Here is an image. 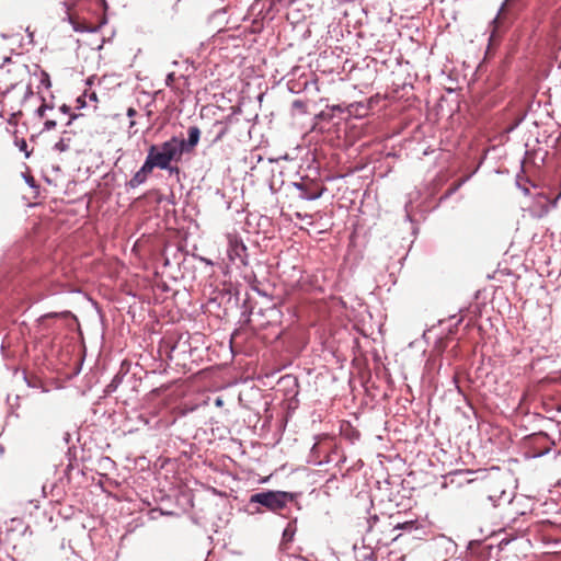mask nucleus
<instances>
[{
  "instance_id": "obj_1",
  "label": "nucleus",
  "mask_w": 561,
  "mask_h": 561,
  "mask_svg": "<svg viewBox=\"0 0 561 561\" xmlns=\"http://www.w3.org/2000/svg\"><path fill=\"white\" fill-rule=\"evenodd\" d=\"M183 146V139L172 137L161 145H151L146 158L154 168L172 171L171 162H179L181 160Z\"/></svg>"
},
{
  "instance_id": "obj_2",
  "label": "nucleus",
  "mask_w": 561,
  "mask_h": 561,
  "mask_svg": "<svg viewBox=\"0 0 561 561\" xmlns=\"http://www.w3.org/2000/svg\"><path fill=\"white\" fill-rule=\"evenodd\" d=\"M28 75L30 70L26 65L5 58L0 66V93H9L14 88L23 84Z\"/></svg>"
},
{
  "instance_id": "obj_3",
  "label": "nucleus",
  "mask_w": 561,
  "mask_h": 561,
  "mask_svg": "<svg viewBox=\"0 0 561 561\" xmlns=\"http://www.w3.org/2000/svg\"><path fill=\"white\" fill-rule=\"evenodd\" d=\"M516 488V478L512 469L502 470L500 466H493V496L499 493V497L510 503L514 496Z\"/></svg>"
},
{
  "instance_id": "obj_4",
  "label": "nucleus",
  "mask_w": 561,
  "mask_h": 561,
  "mask_svg": "<svg viewBox=\"0 0 561 561\" xmlns=\"http://www.w3.org/2000/svg\"><path fill=\"white\" fill-rule=\"evenodd\" d=\"M291 501L293 495L284 491H265L252 494L250 497V503L261 504L273 512L283 510Z\"/></svg>"
},
{
  "instance_id": "obj_5",
  "label": "nucleus",
  "mask_w": 561,
  "mask_h": 561,
  "mask_svg": "<svg viewBox=\"0 0 561 561\" xmlns=\"http://www.w3.org/2000/svg\"><path fill=\"white\" fill-rule=\"evenodd\" d=\"M227 242V255L229 261L238 266H245L248 264V252L242 239L234 233H228Z\"/></svg>"
},
{
  "instance_id": "obj_6",
  "label": "nucleus",
  "mask_w": 561,
  "mask_h": 561,
  "mask_svg": "<svg viewBox=\"0 0 561 561\" xmlns=\"http://www.w3.org/2000/svg\"><path fill=\"white\" fill-rule=\"evenodd\" d=\"M512 21V15L508 12L507 3H504L500 9L495 19H493V41L495 39V35L497 32H503L507 28Z\"/></svg>"
},
{
  "instance_id": "obj_7",
  "label": "nucleus",
  "mask_w": 561,
  "mask_h": 561,
  "mask_svg": "<svg viewBox=\"0 0 561 561\" xmlns=\"http://www.w3.org/2000/svg\"><path fill=\"white\" fill-rule=\"evenodd\" d=\"M153 169H156V168L146 158L141 168L134 174V176L129 180L127 185L130 188H136V187L140 186L141 184H144L147 181L148 176L152 173Z\"/></svg>"
},
{
  "instance_id": "obj_8",
  "label": "nucleus",
  "mask_w": 561,
  "mask_h": 561,
  "mask_svg": "<svg viewBox=\"0 0 561 561\" xmlns=\"http://www.w3.org/2000/svg\"><path fill=\"white\" fill-rule=\"evenodd\" d=\"M497 444L501 451H506L512 445L511 433L507 430L493 426V444Z\"/></svg>"
},
{
  "instance_id": "obj_9",
  "label": "nucleus",
  "mask_w": 561,
  "mask_h": 561,
  "mask_svg": "<svg viewBox=\"0 0 561 561\" xmlns=\"http://www.w3.org/2000/svg\"><path fill=\"white\" fill-rule=\"evenodd\" d=\"M187 140L183 139V153L193 150L197 146L201 137V130L196 126H191L187 130Z\"/></svg>"
},
{
  "instance_id": "obj_10",
  "label": "nucleus",
  "mask_w": 561,
  "mask_h": 561,
  "mask_svg": "<svg viewBox=\"0 0 561 561\" xmlns=\"http://www.w3.org/2000/svg\"><path fill=\"white\" fill-rule=\"evenodd\" d=\"M174 78H175L174 73H173V72H170V73L167 76V78H165V84H167L168 87H171V85H172V83H173V81H174Z\"/></svg>"
},
{
  "instance_id": "obj_11",
  "label": "nucleus",
  "mask_w": 561,
  "mask_h": 561,
  "mask_svg": "<svg viewBox=\"0 0 561 561\" xmlns=\"http://www.w3.org/2000/svg\"><path fill=\"white\" fill-rule=\"evenodd\" d=\"M55 149L58 151H65L67 149V146L62 140H60L55 145Z\"/></svg>"
},
{
  "instance_id": "obj_12",
  "label": "nucleus",
  "mask_w": 561,
  "mask_h": 561,
  "mask_svg": "<svg viewBox=\"0 0 561 561\" xmlns=\"http://www.w3.org/2000/svg\"><path fill=\"white\" fill-rule=\"evenodd\" d=\"M46 110H48V106L46 104H43L38 107L37 114L39 117H44Z\"/></svg>"
},
{
  "instance_id": "obj_13",
  "label": "nucleus",
  "mask_w": 561,
  "mask_h": 561,
  "mask_svg": "<svg viewBox=\"0 0 561 561\" xmlns=\"http://www.w3.org/2000/svg\"><path fill=\"white\" fill-rule=\"evenodd\" d=\"M56 127V122L55 121H46L45 122V129L46 130H50L53 128Z\"/></svg>"
},
{
  "instance_id": "obj_14",
  "label": "nucleus",
  "mask_w": 561,
  "mask_h": 561,
  "mask_svg": "<svg viewBox=\"0 0 561 561\" xmlns=\"http://www.w3.org/2000/svg\"><path fill=\"white\" fill-rule=\"evenodd\" d=\"M136 113H137V112H136V110H135V108L129 107V108L127 110V113H126V114H127V116H128V117H134V116L136 115Z\"/></svg>"
},
{
  "instance_id": "obj_15",
  "label": "nucleus",
  "mask_w": 561,
  "mask_h": 561,
  "mask_svg": "<svg viewBox=\"0 0 561 561\" xmlns=\"http://www.w3.org/2000/svg\"><path fill=\"white\" fill-rule=\"evenodd\" d=\"M497 460H499V461H502L503 463H505V462H508V463H510V462H512V461H513V462H516V460H515V459H513L512 457H508V458H506V459H504V458H503V459H497Z\"/></svg>"
},
{
  "instance_id": "obj_16",
  "label": "nucleus",
  "mask_w": 561,
  "mask_h": 561,
  "mask_svg": "<svg viewBox=\"0 0 561 561\" xmlns=\"http://www.w3.org/2000/svg\"><path fill=\"white\" fill-rule=\"evenodd\" d=\"M320 196H321V193H318V194H313V195H311V196H307L306 198H307V199H317V198H319Z\"/></svg>"
},
{
  "instance_id": "obj_17",
  "label": "nucleus",
  "mask_w": 561,
  "mask_h": 561,
  "mask_svg": "<svg viewBox=\"0 0 561 561\" xmlns=\"http://www.w3.org/2000/svg\"><path fill=\"white\" fill-rule=\"evenodd\" d=\"M20 149H21L22 151H25V150H26V142H25V140H22V141H21V144H20Z\"/></svg>"
},
{
  "instance_id": "obj_18",
  "label": "nucleus",
  "mask_w": 561,
  "mask_h": 561,
  "mask_svg": "<svg viewBox=\"0 0 561 561\" xmlns=\"http://www.w3.org/2000/svg\"><path fill=\"white\" fill-rule=\"evenodd\" d=\"M490 49H491V35L488 38L486 53H489Z\"/></svg>"
},
{
  "instance_id": "obj_19",
  "label": "nucleus",
  "mask_w": 561,
  "mask_h": 561,
  "mask_svg": "<svg viewBox=\"0 0 561 561\" xmlns=\"http://www.w3.org/2000/svg\"><path fill=\"white\" fill-rule=\"evenodd\" d=\"M136 125L135 121H130L129 127L133 128Z\"/></svg>"
},
{
  "instance_id": "obj_20",
  "label": "nucleus",
  "mask_w": 561,
  "mask_h": 561,
  "mask_svg": "<svg viewBox=\"0 0 561 561\" xmlns=\"http://www.w3.org/2000/svg\"><path fill=\"white\" fill-rule=\"evenodd\" d=\"M91 99H92V100H94V101H96V95H95V93H92V94H91Z\"/></svg>"
},
{
  "instance_id": "obj_21",
  "label": "nucleus",
  "mask_w": 561,
  "mask_h": 561,
  "mask_svg": "<svg viewBox=\"0 0 561 561\" xmlns=\"http://www.w3.org/2000/svg\"><path fill=\"white\" fill-rule=\"evenodd\" d=\"M284 536H289V533H288V530H287V529H286V530H284Z\"/></svg>"
},
{
  "instance_id": "obj_22",
  "label": "nucleus",
  "mask_w": 561,
  "mask_h": 561,
  "mask_svg": "<svg viewBox=\"0 0 561 561\" xmlns=\"http://www.w3.org/2000/svg\"><path fill=\"white\" fill-rule=\"evenodd\" d=\"M284 536H289V533H288V530H287V529H286V530H284Z\"/></svg>"
}]
</instances>
